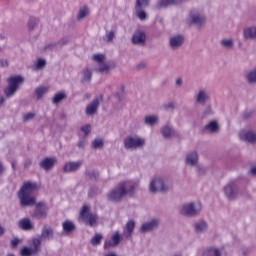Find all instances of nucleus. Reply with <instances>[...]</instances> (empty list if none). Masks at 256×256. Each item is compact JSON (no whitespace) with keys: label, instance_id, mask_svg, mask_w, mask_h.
Listing matches in <instances>:
<instances>
[{"label":"nucleus","instance_id":"obj_15","mask_svg":"<svg viewBox=\"0 0 256 256\" xmlns=\"http://www.w3.org/2000/svg\"><path fill=\"white\" fill-rule=\"evenodd\" d=\"M195 101L197 105H206V103H209V101H211V94H209V91H207V89L200 88L195 96Z\"/></svg>","mask_w":256,"mask_h":256},{"label":"nucleus","instance_id":"obj_35","mask_svg":"<svg viewBox=\"0 0 256 256\" xmlns=\"http://www.w3.org/2000/svg\"><path fill=\"white\" fill-rule=\"evenodd\" d=\"M89 15V7L87 5H84L80 7L77 15V20L81 21V19H85Z\"/></svg>","mask_w":256,"mask_h":256},{"label":"nucleus","instance_id":"obj_29","mask_svg":"<svg viewBox=\"0 0 256 256\" xmlns=\"http://www.w3.org/2000/svg\"><path fill=\"white\" fill-rule=\"evenodd\" d=\"M144 123L148 125V127H155V125L159 124V116L158 115H148L144 117Z\"/></svg>","mask_w":256,"mask_h":256},{"label":"nucleus","instance_id":"obj_3","mask_svg":"<svg viewBox=\"0 0 256 256\" xmlns=\"http://www.w3.org/2000/svg\"><path fill=\"white\" fill-rule=\"evenodd\" d=\"M7 83L8 86L4 88L3 93L6 99H10L19 91V87L25 83V78L21 75L11 76L7 78Z\"/></svg>","mask_w":256,"mask_h":256},{"label":"nucleus","instance_id":"obj_44","mask_svg":"<svg viewBox=\"0 0 256 256\" xmlns=\"http://www.w3.org/2000/svg\"><path fill=\"white\" fill-rule=\"evenodd\" d=\"M110 240L112 241L113 245L117 247L119 243H121V235L119 234V232H116L114 235L111 236Z\"/></svg>","mask_w":256,"mask_h":256},{"label":"nucleus","instance_id":"obj_53","mask_svg":"<svg viewBox=\"0 0 256 256\" xmlns=\"http://www.w3.org/2000/svg\"><path fill=\"white\" fill-rule=\"evenodd\" d=\"M55 47H57V44H55V43H49V44H46V45L42 48V51H51V50L55 49Z\"/></svg>","mask_w":256,"mask_h":256},{"label":"nucleus","instance_id":"obj_2","mask_svg":"<svg viewBox=\"0 0 256 256\" xmlns=\"http://www.w3.org/2000/svg\"><path fill=\"white\" fill-rule=\"evenodd\" d=\"M39 191V185L36 182H23L21 189L18 191V199L21 207H33L35 197L32 195Z\"/></svg>","mask_w":256,"mask_h":256},{"label":"nucleus","instance_id":"obj_13","mask_svg":"<svg viewBox=\"0 0 256 256\" xmlns=\"http://www.w3.org/2000/svg\"><path fill=\"white\" fill-rule=\"evenodd\" d=\"M131 43L138 47H145L147 45V33L143 30H135L131 38Z\"/></svg>","mask_w":256,"mask_h":256},{"label":"nucleus","instance_id":"obj_5","mask_svg":"<svg viewBox=\"0 0 256 256\" xmlns=\"http://www.w3.org/2000/svg\"><path fill=\"white\" fill-rule=\"evenodd\" d=\"M149 189L151 193H167L171 191V186L165 183L163 178H154L150 182Z\"/></svg>","mask_w":256,"mask_h":256},{"label":"nucleus","instance_id":"obj_22","mask_svg":"<svg viewBox=\"0 0 256 256\" xmlns=\"http://www.w3.org/2000/svg\"><path fill=\"white\" fill-rule=\"evenodd\" d=\"M201 256H223V253L215 246H208L202 250Z\"/></svg>","mask_w":256,"mask_h":256},{"label":"nucleus","instance_id":"obj_57","mask_svg":"<svg viewBox=\"0 0 256 256\" xmlns=\"http://www.w3.org/2000/svg\"><path fill=\"white\" fill-rule=\"evenodd\" d=\"M31 165H33V161H31V159H26L24 162V169H29Z\"/></svg>","mask_w":256,"mask_h":256},{"label":"nucleus","instance_id":"obj_7","mask_svg":"<svg viewBox=\"0 0 256 256\" xmlns=\"http://www.w3.org/2000/svg\"><path fill=\"white\" fill-rule=\"evenodd\" d=\"M201 204H195V202H190L187 204H184L180 210V213L183 215V217H197L199 213H201Z\"/></svg>","mask_w":256,"mask_h":256},{"label":"nucleus","instance_id":"obj_47","mask_svg":"<svg viewBox=\"0 0 256 256\" xmlns=\"http://www.w3.org/2000/svg\"><path fill=\"white\" fill-rule=\"evenodd\" d=\"M209 115H213V107L211 105H207L203 110V117H209Z\"/></svg>","mask_w":256,"mask_h":256},{"label":"nucleus","instance_id":"obj_48","mask_svg":"<svg viewBox=\"0 0 256 256\" xmlns=\"http://www.w3.org/2000/svg\"><path fill=\"white\" fill-rule=\"evenodd\" d=\"M80 130L82 131V133H84L85 137H87V135H89V133H91V125L87 124L85 126H82L80 128Z\"/></svg>","mask_w":256,"mask_h":256},{"label":"nucleus","instance_id":"obj_23","mask_svg":"<svg viewBox=\"0 0 256 256\" xmlns=\"http://www.w3.org/2000/svg\"><path fill=\"white\" fill-rule=\"evenodd\" d=\"M209 229V224L205 220H198L194 223V231L197 235L205 233Z\"/></svg>","mask_w":256,"mask_h":256},{"label":"nucleus","instance_id":"obj_33","mask_svg":"<svg viewBox=\"0 0 256 256\" xmlns=\"http://www.w3.org/2000/svg\"><path fill=\"white\" fill-rule=\"evenodd\" d=\"M244 39H256V26H251L244 29Z\"/></svg>","mask_w":256,"mask_h":256},{"label":"nucleus","instance_id":"obj_19","mask_svg":"<svg viewBox=\"0 0 256 256\" xmlns=\"http://www.w3.org/2000/svg\"><path fill=\"white\" fill-rule=\"evenodd\" d=\"M83 161L66 162L63 166L64 173H75L81 169Z\"/></svg>","mask_w":256,"mask_h":256},{"label":"nucleus","instance_id":"obj_37","mask_svg":"<svg viewBox=\"0 0 256 256\" xmlns=\"http://www.w3.org/2000/svg\"><path fill=\"white\" fill-rule=\"evenodd\" d=\"M220 44L224 49H227L228 51L235 47V42L233 39H223L221 40Z\"/></svg>","mask_w":256,"mask_h":256},{"label":"nucleus","instance_id":"obj_6","mask_svg":"<svg viewBox=\"0 0 256 256\" xmlns=\"http://www.w3.org/2000/svg\"><path fill=\"white\" fill-rule=\"evenodd\" d=\"M150 3V0H136L134 6L135 16L140 21H147V19H149V15L145 12V7H149Z\"/></svg>","mask_w":256,"mask_h":256},{"label":"nucleus","instance_id":"obj_56","mask_svg":"<svg viewBox=\"0 0 256 256\" xmlns=\"http://www.w3.org/2000/svg\"><path fill=\"white\" fill-rule=\"evenodd\" d=\"M34 117H35V114H33V113L25 114L23 116V121H31V119H34Z\"/></svg>","mask_w":256,"mask_h":256},{"label":"nucleus","instance_id":"obj_1","mask_svg":"<svg viewBox=\"0 0 256 256\" xmlns=\"http://www.w3.org/2000/svg\"><path fill=\"white\" fill-rule=\"evenodd\" d=\"M135 195V183L124 181L118 183L108 194L107 199L111 203H121L125 197H133Z\"/></svg>","mask_w":256,"mask_h":256},{"label":"nucleus","instance_id":"obj_55","mask_svg":"<svg viewBox=\"0 0 256 256\" xmlns=\"http://www.w3.org/2000/svg\"><path fill=\"white\" fill-rule=\"evenodd\" d=\"M0 67L1 68L9 67V60H7V59H0Z\"/></svg>","mask_w":256,"mask_h":256},{"label":"nucleus","instance_id":"obj_43","mask_svg":"<svg viewBox=\"0 0 256 256\" xmlns=\"http://www.w3.org/2000/svg\"><path fill=\"white\" fill-rule=\"evenodd\" d=\"M35 93H36L37 99H41L43 97V95H45V93H47V88H45L43 86L38 87V88H36Z\"/></svg>","mask_w":256,"mask_h":256},{"label":"nucleus","instance_id":"obj_51","mask_svg":"<svg viewBox=\"0 0 256 256\" xmlns=\"http://www.w3.org/2000/svg\"><path fill=\"white\" fill-rule=\"evenodd\" d=\"M19 243H21V240L19 238L12 239L10 242L11 249H17V247L19 246Z\"/></svg>","mask_w":256,"mask_h":256},{"label":"nucleus","instance_id":"obj_16","mask_svg":"<svg viewBox=\"0 0 256 256\" xmlns=\"http://www.w3.org/2000/svg\"><path fill=\"white\" fill-rule=\"evenodd\" d=\"M184 43H185V36L181 34L172 36L169 39V47L172 51H177V49H181Z\"/></svg>","mask_w":256,"mask_h":256},{"label":"nucleus","instance_id":"obj_31","mask_svg":"<svg viewBox=\"0 0 256 256\" xmlns=\"http://www.w3.org/2000/svg\"><path fill=\"white\" fill-rule=\"evenodd\" d=\"M91 79H93V71L89 68L82 70L81 83H91Z\"/></svg>","mask_w":256,"mask_h":256},{"label":"nucleus","instance_id":"obj_9","mask_svg":"<svg viewBox=\"0 0 256 256\" xmlns=\"http://www.w3.org/2000/svg\"><path fill=\"white\" fill-rule=\"evenodd\" d=\"M39 253H41V238L32 239V248L25 246L20 250L21 256H36Z\"/></svg>","mask_w":256,"mask_h":256},{"label":"nucleus","instance_id":"obj_11","mask_svg":"<svg viewBox=\"0 0 256 256\" xmlns=\"http://www.w3.org/2000/svg\"><path fill=\"white\" fill-rule=\"evenodd\" d=\"M207 21V18L199 10H192L189 14V25H196L197 27H203Z\"/></svg>","mask_w":256,"mask_h":256},{"label":"nucleus","instance_id":"obj_24","mask_svg":"<svg viewBox=\"0 0 256 256\" xmlns=\"http://www.w3.org/2000/svg\"><path fill=\"white\" fill-rule=\"evenodd\" d=\"M240 139L246 143H256V134L252 131H242L240 132Z\"/></svg>","mask_w":256,"mask_h":256},{"label":"nucleus","instance_id":"obj_59","mask_svg":"<svg viewBox=\"0 0 256 256\" xmlns=\"http://www.w3.org/2000/svg\"><path fill=\"white\" fill-rule=\"evenodd\" d=\"M176 87H183V79L178 78L175 82Z\"/></svg>","mask_w":256,"mask_h":256},{"label":"nucleus","instance_id":"obj_40","mask_svg":"<svg viewBox=\"0 0 256 256\" xmlns=\"http://www.w3.org/2000/svg\"><path fill=\"white\" fill-rule=\"evenodd\" d=\"M101 241H103V235L95 234L90 240V243L93 245V247H97V245H101Z\"/></svg>","mask_w":256,"mask_h":256},{"label":"nucleus","instance_id":"obj_4","mask_svg":"<svg viewBox=\"0 0 256 256\" xmlns=\"http://www.w3.org/2000/svg\"><path fill=\"white\" fill-rule=\"evenodd\" d=\"M124 147L128 151L133 149H142V147H145V138L139 137L138 135L127 136L124 138Z\"/></svg>","mask_w":256,"mask_h":256},{"label":"nucleus","instance_id":"obj_60","mask_svg":"<svg viewBox=\"0 0 256 256\" xmlns=\"http://www.w3.org/2000/svg\"><path fill=\"white\" fill-rule=\"evenodd\" d=\"M86 141L85 140H80L79 142H78V147L80 148V149H85V145H86Z\"/></svg>","mask_w":256,"mask_h":256},{"label":"nucleus","instance_id":"obj_8","mask_svg":"<svg viewBox=\"0 0 256 256\" xmlns=\"http://www.w3.org/2000/svg\"><path fill=\"white\" fill-rule=\"evenodd\" d=\"M80 219L85 225H89V227H95L97 225V215L93 213H89V206L84 205L80 211Z\"/></svg>","mask_w":256,"mask_h":256},{"label":"nucleus","instance_id":"obj_36","mask_svg":"<svg viewBox=\"0 0 256 256\" xmlns=\"http://www.w3.org/2000/svg\"><path fill=\"white\" fill-rule=\"evenodd\" d=\"M95 71L97 73H109V71H111V65L102 62L101 64H98V67L95 69Z\"/></svg>","mask_w":256,"mask_h":256},{"label":"nucleus","instance_id":"obj_49","mask_svg":"<svg viewBox=\"0 0 256 256\" xmlns=\"http://www.w3.org/2000/svg\"><path fill=\"white\" fill-rule=\"evenodd\" d=\"M165 111H175V102H169L163 105Z\"/></svg>","mask_w":256,"mask_h":256},{"label":"nucleus","instance_id":"obj_64","mask_svg":"<svg viewBox=\"0 0 256 256\" xmlns=\"http://www.w3.org/2000/svg\"><path fill=\"white\" fill-rule=\"evenodd\" d=\"M84 99H86L87 101H89V99H91V93H86V94H84Z\"/></svg>","mask_w":256,"mask_h":256},{"label":"nucleus","instance_id":"obj_21","mask_svg":"<svg viewBox=\"0 0 256 256\" xmlns=\"http://www.w3.org/2000/svg\"><path fill=\"white\" fill-rule=\"evenodd\" d=\"M160 133L164 139H173L175 137V128L171 124H165L161 127Z\"/></svg>","mask_w":256,"mask_h":256},{"label":"nucleus","instance_id":"obj_52","mask_svg":"<svg viewBox=\"0 0 256 256\" xmlns=\"http://www.w3.org/2000/svg\"><path fill=\"white\" fill-rule=\"evenodd\" d=\"M147 68V62H139L138 64H136V71H143V69Z\"/></svg>","mask_w":256,"mask_h":256},{"label":"nucleus","instance_id":"obj_20","mask_svg":"<svg viewBox=\"0 0 256 256\" xmlns=\"http://www.w3.org/2000/svg\"><path fill=\"white\" fill-rule=\"evenodd\" d=\"M185 163L190 167H197L199 163V153H197V151H192L186 154Z\"/></svg>","mask_w":256,"mask_h":256},{"label":"nucleus","instance_id":"obj_12","mask_svg":"<svg viewBox=\"0 0 256 256\" xmlns=\"http://www.w3.org/2000/svg\"><path fill=\"white\" fill-rule=\"evenodd\" d=\"M101 101H103V95H100V97H96L90 102L86 108L85 113L87 117H94V115H97L99 111V105H101Z\"/></svg>","mask_w":256,"mask_h":256},{"label":"nucleus","instance_id":"obj_58","mask_svg":"<svg viewBox=\"0 0 256 256\" xmlns=\"http://www.w3.org/2000/svg\"><path fill=\"white\" fill-rule=\"evenodd\" d=\"M207 170L205 169V167H203V166H199L198 168H197V173L199 174V175H205V172H206Z\"/></svg>","mask_w":256,"mask_h":256},{"label":"nucleus","instance_id":"obj_41","mask_svg":"<svg viewBox=\"0 0 256 256\" xmlns=\"http://www.w3.org/2000/svg\"><path fill=\"white\" fill-rule=\"evenodd\" d=\"M93 61L97 63L98 65H101L102 63H105V55L104 54H94L92 56Z\"/></svg>","mask_w":256,"mask_h":256},{"label":"nucleus","instance_id":"obj_26","mask_svg":"<svg viewBox=\"0 0 256 256\" xmlns=\"http://www.w3.org/2000/svg\"><path fill=\"white\" fill-rule=\"evenodd\" d=\"M179 0H158L156 4V9H167L171 5H179Z\"/></svg>","mask_w":256,"mask_h":256},{"label":"nucleus","instance_id":"obj_25","mask_svg":"<svg viewBox=\"0 0 256 256\" xmlns=\"http://www.w3.org/2000/svg\"><path fill=\"white\" fill-rule=\"evenodd\" d=\"M220 129L221 126H219V122H217V120H212L204 127V131H207V133H219Z\"/></svg>","mask_w":256,"mask_h":256},{"label":"nucleus","instance_id":"obj_50","mask_svg":"<svg viewBox=\"0 0 256 256\" xmlns=\"http://www.w3.org/2000/svg\"><path fill=\"white\" fill-rule=\"evenodd\" d=\"M47 65V61L45 59H38L36 62V69H43Z\"/></svg>","mask_w":256,"mask_h":256},{"label":"nucleus","instance_id":"obj_45","mask_svg":"<svg viewBox=\"0 0 256 256\" xmlns=\"http://www.w3.org/2000/svg\"><path fill=\"white\" fill-rule=\"evenodd\" d=\"M115 39V31L107 32L105 37L103 38V41H106L107 43H111Z\"/></svg>","mask_w":256,"mask_h":256},{"label":"nucleus","instance_id":"obj_18","mask_svg":"<svg viewBox=\"0 0 256 256\" xmlns=\"http://www.w3.org/2000/svg\"><path fill=\"white\" fill-rule=\"evenodd\" d=\"M57 164V158L45 157L39 162L40 169L44 171H51L53 167Z\"/></svg>","mask_w":256,"mask_h":256},{"label":"nucleus","instance_id":"obj_46","mask_svg":"<svg viewBox=\"0 0 256 256\" xmlns=\"http://www.w3.org/2000/svg\"><path fill=\"white\" fill-rule=\"evenodd\" d=\"M103 139H95L93 142H92V147L93 149H101L103 148Z\"/></svg>","mask_w":256,"mask_h":256},{"label":"nucleus","instance_id":"obj_38","mask_svg":"<svg viewBox=\"0 0 256 256\" xmlns=\"http://www.w3.org/2000/svg\"><path fill=\"white\" fill-rule=\"evenodd\" d=\"M85 175L91 181H97L99 179V172H97L95 170H86Z\"/></svg>","mask_w":256,"mask_h":256},{"label":"nucleus","instance_id":"obj_54","mask_svg":"<svg viewBox=\"0 0 256 256\" xmlns=\"http://www.w3.org/2000/svg\"><path fill=\"white\" fill-rule=\"evenodd\" d=\"M111 247H117L115 244H113V241L110 240H106L104 243V249H111Z\"/></svg>","mask_w":256,"mask_h":256},{"label":"nucleus","instance_id":"obj_62","mask_svg":"<svg viewBox=\"0 0 256 256\" xmlns=\"http://www.w3.org/2000/svg\"><path fill=\"white\" fill-rule=\"evenodd\" d=\"M249 173L252 174L254 177H256V166L252 167Z\"/></svg>","mask_w":256,"mask_h":256},{"label":"nucleus","instance_id":"obj_39","mask_svg":"<svg viewBox=\"0 0 256 256\" xmlns=\"http://www.w3.org/2000/svg\"><path fill=\"white\" fill-rule=\"evenodd\" d=\"M246 81L247 83H249L250 85H253L256 83V69L250 71L247 75H246Z\"/></svg>","mask_w":256,"mask_h":256},{"label":"nucleus","instance_id":"obj_61","mask_svg":"<svg viewBox=\"0 0 256 256\" xmlns=\"http://www.w3.org/2000/svg\"><path fill=\"white\" fill-rule=\"evenodd\" d=\"M68 43H69V39H67V38H62V39L58 42L59 45H67Z\"/></svg>","mask_w":256,"mask_h":256},{"label":"nucleus","instance_id":"obj_34","mask_svg":"<svg viewBox=\"0 0 256 256\" xmlns=\"http://www.w3.org/2000/svg\"><path fill=\"white\" fill-rule=\"evenodd\" d=\"M67 99V94L65 92H59L55 94L52 98L53 105H59L61 101H65Z\"/></svg>","mask_w":256,"mask_h":256},{"label":"nucleus","instance_id":"obj_17","mask_svg":"<svg viewBox=\"0 0 256 256\" xmlns=\"http://www.w3.org/2000/svg\"><path fill=\"white\" fill-rule=\"evenodd\" d=\"M159 227V220L152 219L150 221L144 222L140 227V233H151V231H155Z\"/></svg>","mask_w":256,"mask_h":256},{"label":"nucleus","instance_id":"obj_32","mask_svg":"<svg viewBox=\"0 0 256 256\" xmlns=\"http://www.w3.org/2000/svg\"><path fill=\"white\" fill-rule=\"evenodd\" d=\"M125 230H126V232L124 233L125 237L127 239H131V237L133 235V231H135V221L129 220L126 223Z\"/></svg>","mask_w":256,"mask_h":256},{"label":"nucleus","instance_id":"obj_27","mask_svg":"<svg viewBox=\"0 0 256 256\" xmlns=\"http://www.w3.org/2000/svg\"><path fill=\"white\" fill-rule=\"evenodd\" d=\"M62 229L66 235H71V233H73V231H75L77 227L75 226V223H73V221L66 220L62 223Z\"/></svg>","mask_w":256,"mask_h":256},{"label":"nucleus","instance_id":"obj_14","mask_svg":"<svg viewBox=\"0 0 256 256\" xmlns=\"http://www.w3.org/2000/svg\"><path fill=\"white\" fill-rule=\"evenodd\" d=\"M223 192L229 201H233V199H237L239 186H237V183L235 182H229L226 186L223 187Z\"/></svg>","mask_w":256,"mask_h":256},{"label":"nucleus","instance_id":"obj_63","mask_svg":"<svg viewBox=\"0 0 256 256\" xmlns=\"http://www.w3.org/2000/svg\"><path fill=\"white\" fill-rule=\"evenodd\" d=\"M5 235V227L0 225V237H3Z\"/></svg>","mask_w":256,"mask_h":256},{"label":"nucleus","instance_id":"obj_28","mask_svg":"<svg viewBox=\"0 0 256 256\" xmlns=\"http://www.w3.org/2000/svg\"><path fill=\"white\" fill-rule=\"evenodd\" d=\"M54 231L51 227H44L42 229L41 235L37 236L35 239H40L42 242L43 239H53Z\"/></svg>","mask_w":256,"mask_h":256},{"label":"nucleus","instance_id":"obj_10","mask_svg":"<svg viewBox=\"0 0 256 256\" xmlns=\"http://www.w3.org/2000/svg\"><path fill=\"white\" fill-rule=\"evenodd\" d=\"M35 208L32 213V217L35 219H47V215L49 213V206L45 202H38L35 200L34 204Z\"/></svg>","mask_w":256,"mask_h":256},{"label":"nucleus","instance_id":"obj_42","mask_svg":"<svg viewBox=\"0 0 256 256\" xmlns=\"http://www.w3.org/2000/svg\"><path fill=\"white\" fill-rule=\"evenodd\" d=\"M38 24H39V20L37 18H30L28 21L29 31H33Z\"/></svg>","mask_w":256,"mask_h":256},{"label":"nucleus","instance_id":"obj_30","mask_svg":"<svg viewBox=\"0 0 256 256\" xmlns=\"http://www.w3.org/2000/svg\"><path fill=\"white\" fill-rule=\"evenodd\" d=\"M18 225L23 231H31V229H33V223H31V219L29 218L19 220Z\"/></svg>","mask_w":256,"mask_h":256}]
</instances>
